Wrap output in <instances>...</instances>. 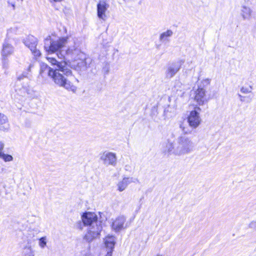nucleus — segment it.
Returning <instances> with one entry per match:
<instances>
[{"instance_id":"a211bd4d","label":"nucleus","mask_w":256,"mask_h":256,"mask_svg":"<svg viewBox=\"0 0 256 256\" xmlns=\"http://www.w3.org/2000/svg\"><path fill=\"white\" fill-rule=\"evenodd\" d=\"M172 32L170 30L162 32L160 36V41L162 42L168 41V38L172 36Z\"/></svg>"},{"instance_id":"f03ea898","label":"nucleus","mask_w":256,"mask_h":256,"mask_svg":"<svg viewBox=\"0 0 256 256\" xmlns=\"http://www.w3.org/2000/svg\"><path fill=\"white\" fill-rule=\"evenodd\" d=\"M194 150V144L188 136H181L178 138L175 143L168 139L164 144L162 152L168 157L180 156L188 154Z\"/></svg>"},{"instance_id":"423d86ee","label":"nucleus","mask_w":256,"mask_h":256,"mask_svg":"<svg viewBox=\"0 0 256 256\" xmlns=\"http://www.w3.org/2000/svg\"><path fill=\"white\" fill-rule=\"evenodd\" d=\"M126 218L124 216H120L117 217L112 223V230L116 232H119L126 229L130 226V224L126 222Z\"/></svg>"},{"instance_id":"39448f33","label":"nucleus","mask_w":256,"mask_h":256,"mask_svg":"<svg viewBox=\"0 0 256 256\" xmlns=\"http://www.w3.org/2000/svg\"><path fill=\"white\" fill-rule=\"evenodd\" d=\"M100 158L106 166H115L117 164V156L114 152L106 151L100 154Z\"/></svg>"},{"instance_id":"4468645a","label":"nucleus","mask_w":256,"mask_h":256,"mask_svg":"<svg viewBox=\"0 0 256 256\" xmlns=\"http://www.w3.org/2000/svg\"><path fill=\"white\" fill-rule=\"evenodd\" d=\"M252 10L250 8L243 6L240 10V16L243 20H250L252 16Z\"/></svg>"},{"instance_id":"ddd939ff","label":"nucleus","mask_w":256,"mask_h":256,"mask_svg":"<svg viewBox=\"0 0 256 256\" xmlns=\"http://www.w3.org/2000/svg\"><path fill=\"white\" fill-rule=\"evenodd\" d=\"M14 52V47L8 42H4L2 45V48L1 52L2 57L4 58L8 57L12 54Z\"/></svg>"},{"instance_id":"f3484780","label":"nucleus","mask_w":256,"mask_h":256,"mask_svg":"<svg viewBox=\"0 0 256 256\" xmlns=\"http://www.w3.org/2000/svg\"><path fill=\"white\" fill-rule=\"evenodd\" d=\"M54 68H52L48 66V65L44 62H41L40 64V74L42 75L48 74L50 77L51 76V72H53Z\"/></svg>"},{"instance_id":"f8f14e48","label":"nucleus","mask_w":256,"mask_h":256,"mask_svg":"<svg viewBox=\"0 0 256 256\" xmlns=\"http://www.w3.org/2000/svg\"><path fill=\"white\" fill-rule=\"evenodd\" d=\"M134 179L131 177H124L116 184V190L119 192L124 191L131 183L134 182Z\"/></svg>"},{"instance_id":"2eb2a0df","label":"nucleus","mask_w":256,"mask_h":256,"mask_svg":"<svg viewBox=\"0 0 256 256\" xmlns=\"http://www.w3.org/2000/svg\"><path fill=\"white\" fill-rule=\"evenodd\" d=\"M97 231H98L97 230ZM100 237L99 233L98 232L92 231V230L88 229L86 234L84 236V240L86 242H90Z\"/></svg>"},{"instance_id":"cd10ccee","label":"nucleus","mask_w":256,"mask_h":256,"mask_svg":"<svg viewBox=\"0 0 256 256\" xmlns=\"http://www.w3.org/2000/svg\"><path fill=\"white\" fill-rule=\"evenodd\" d=\"M8 57H6V58H4L2 57V64L4 68H7L8 65Z\"/></svg>"},{"instance_id":"473e14b6","label":"nucleus","mask_w":256,"mask_h":256,"mask_svg":"<svg viewBox=\"0 0 256 256\" xmlns=\"http://www.w3.org/2000/svg\"><path fill=\"white\" fill-rule=\"evenodd\" d=\"M4 144L3 142H0V153L2 152V150L4 148Z\"/></svg>"},{"instance_id":"72a5a7b5","label":"nucleus","mask_w":256,"mask_h":256,"mask_svg":"<svg viewBox=\"0 0 256 256\" xmlns=\"http://www.w3.org/2000/svg\"><path fill=\"white\" fill-rule=\"evenodd\" d=\"M16 30V28H10L9 29L8 31V34H10V33H12L13 32H15Z\"/></svg>"},{"instance_id":"f257e3e1","label":"nucleus","mask_w":256,"mask_h":256,"mask_svg":"<svg viewBox=\"0 0 256 256\" xmlns=\"http://www.w3.org/2000/svg\"><path fill=\"white\" fill-rule=\"evenodd\" d=\"M46 58L52 66H56L53 72H51L50 76L54 83L67 90L75 92L76 86L68 79L72 72L68 68L67 62L65 61L58 62L55 58L51 56H46Z\"/></svg>"},{"instance_id":"2f4dec72","label":"nucleus","mask_w":256,"mask_h":256,"mask_svg":"<svg viewBox=\"0 0 256 256\" xmlns=\"http://www.w3.org/2000/svg\"><path fill=\"white\" fill-rule=\"evenodd\" d=\"M28 72H24L22 75L18 77V80H20L23 78H27L28 76Z\"/></svg>"},{"instance_id":"7ed1b4c3","label":"nucleus","mask_w":256,"mask_h":256,"mask_svg":"<svg viewBox=\"0 0 256 256\" xmlns=\"http://www.w3.org/2000/svg\"><path fill=\"white\" fill-rule=\"evenodd\" d=\"M68 40V36L61 37L55 40L46 38L44 43V50L48 54L55 53L66 46Z\"/></svg>"},{"instance_id":"9d476101","label":"nucleus","mask_w":256,"mask_h":256,"mask_svg":"<svg viewBox=\"0 0 256 256\" xmlns=\"http://www.w3.org/2000/svg\"><path fill=\"white\" fill-rule=\"evenodd\" d=\"M108 8V4L104 0L100 1L97 4V14L98 18L105 21L107 18L106 11Z\"/></svg>"},{"instance_id":"412c9836","label":"nucleus","mask_w":256,"mask_h":256,"mask_svg":"<svg viewBox=\"0 0 256 256\" xmlns=\"http://www.w3.org/2000/svg\"><path fill=\"white\" fill-rule=\"evenodd\" d=\"M16 90L20 95L22 96H25L26 94H28L29 90L28 86L26 84L22 86V88H18Z\"/></svg>"},{"instance_id":"1a4fd4ad","label":"nucleus","mask_w":256,"mask_h":256,"mask_svg":"<svg viewBox=\"0 0 256 256\" xmlns=\"http://www.w3.org/2000/svg\"><path fill=\"white\" fill-rule=\"evenodd\" d=\"M82 220L84 226H90L100 222L98 220V217L94 212H88L83 214Z\"/></svg>"},{"instance_id":"c85d7f7f","label":"nucleus","mask_w":256,"mask_h":256,"mask_svg":"<svg viewBox=\"0 0 256 256\" xmlns=\"http://www.w3.org/2000/svg\"><path fill=\"white\" fill-rule=\"evenodd\" d=\"M248 227L254 230H256V220H253L248 224Z\"/></svg>"},{"instance_id":"393cba45","label":"nucleus","mask_w":256,"mask_h":256,"mask_svg":"<svg viewBox=\"0 0 256 256\" xmlns=\"http://www.w3.org/2000/svg\"><path fill=\"white\" fill-rule=\"evenodd\" d=\"M47 238L46 236H43L38 240V246L41 248H44L47 244Z\"/></svg>"},{"instance_id":"6ab92c4d","label":"nucleus","mask_w":256,"mask_h":256,"mask_svg":"<svg viewBox=\"0 0 256 256\" xmlns=\"http://www.w3.org/2000/svg\"><path fill=\"white\" fill-rule=\"evenodd\" d=\"M88 229L92 230V231L94 232H97L98 230V233H99V235L100 236V232H102V222H100L96 224H95L90 226H88Z\"/></svg>"},{"instance_id":"e433bc0d","label":"nucleus","mask_w":256,"mask_h":256,"mask_svg":"<svg viewBox=\"0 0 256 256\" xmlns=\"http://www.w3.org/2000/svg\"><path fill=\"white\" fill-rule=\"evenodd\" d=\"M156 256H162L160 255V254H158V255H156Z\"/></svg>"},{"instance_id":"0eeeda50","label":"nucleus","mask_w":256,"mask_h":256,"mask_svg":"<svg viewBox=\"0 0 256 256\" xmlns=\"http://www.w3.org/2000/svg\"><path fill=\"white\" fill-rule=\"evenodd\" d=\"M200 110V108L198 107L190 112L188 117V122L190 126L192 128H196L200 124L201 122L199 113Z\"/></svg>"},{"instance_id":"a878e982","label":"nucleus","mask_w":256,"mask_h":256,"mask_svg":"<svg viewBox=\"0 0 256 256\" xmlns=\"http://www.w3.org/2000/svg\"><path fill=\"white\" fill-rule=\"evenodd\" d=\"M8 122V118L4 114L0 112V125L4 124Z\"/></svg>"},{"instance_id":"5701e85b","label":"nucleus","mask_w":256,"mask_h":256,"mask_svg":"<svg viewBox=\"0 0 256 256\" xmlns=\"http://www.w3.org/2000/svg\"><path fill=\"white\" fill-rule=\"evenodd\" d=\"M238 96L241 102H246L247 103L250 102L252 100V96L250 95L248 96H244L240 94H238Z\"/></svg>"},{"instance_id":"dca6fc26","label":"nucleus","mask_w":256,"mask_h":256,"mask_svg":"<svg viewBox=\"0 0 256 256\" xmlns=\"http://www.w3.org/2000/svg\"><path fill=\"white\" fill-rule=\"evenodd\" d=\"M24 44L30 50H34L36 48L37 45L36 38L32 36H29L25 41Z\"/></svg>"},{"instance_id":"20e7f679","label":"nucleus","mask_w":256,"mask_h":256,"mask_svg":"<svg viewBox=\"0 0 256 256\" xmlns=\"http://www.w3.org/2000/svg\"><path fill=\"white\" fill-rule=\"evenodd\" d=\"M78 47V46L76 47H69L66 52L68 54H70L73 56L75 55L79 56L80 60H76L77 67L80 70H84L86 68L87 64L86 56L84 53L81 52L80 50Z\"/></svg>"},{"instance_id":"c9c22d12","label":"nucleus","mask_w":256,"mask_h":256,"mask_svg":"<svg viewBox=\"0 0 256 256\" xmlns=\"http://www.w3.org/2000/svg\"><path fill=\"white\" fill-rule=\"evenodd\" d=\"M33 66V64H30L28 66V72H30V69Z\"/></svg>"},{"instance_id":"9b49d317","label":"nucleus","mask_w":256,"mask_h":256,"mask_svg":"<svg viewBox=\"0 0 256 256\" xmlns=\"http://www.w3.org/2000/svg\"><path fill=\"white\" fill-rule=\"evenodd\" d=\"M194 100L200 106L207 102L208 100L206 95V91L202 88H198L195 91Z\"/></svg>"},{"instance_id":"7c9ffc66","label":"nucleus","mask_w":256,"mask_h":256,"mask_svg":"<svg viewBox=\"0 0 256 256\" xmlns=\"http://www.w3.org/2000/svg\"><path fill=\"white\" fill-rule=\"evenodd\" d=\"M210 83V80L208 78H206L202 81V86H205L208 85Z\"/></svg>"},{"instance_id":"b1692460","label":"nucleus","mask_w":256,"mask_h":256,"mask_svg":"<svg viewBox=\"0 0 256 256\" xmlns=\"http://www.w3.org/2000/svg\"><path fill=\"white\" fill-rule=\"evenodd\" d=\"M24 256H34V252L31 246L24 248Z\"/></svg>"},{"instance_id":"6e6552de","label":"nucleus","mask_w":256,"mask_h":256,"mask_svg":"<svg viewBox=\"0 0 256 256\" xmlns=\"http://www.w3.org/2000/svg\"><path fill=\"white\" fill-rule=\"evenodd\" d=\"M182 64L177 62L169 64L165 72L166 77L167 78H171L174 77L181 68Z\"/></svg>"},{"instance_id":"4be33fe9","label":"nucleus","mask_w":256,"mask_h":256,"mask_svg":"<svg viewBox=\"0 0 256 256\" xmlns=\"http://www.w3.org/2000/svg\"><path fill=\"white\" fill-rule=\"evenodd\" d=\"M0 158L4 160L5 162H12L14 159L11 155L6 154L3 152L0 153Z\"/></svg>"},{"instance_id":"f704fd0d","label":"nucleus","mask_w":256,"mask_h":256,"mask_svg":"<svg viewBox=\"0 0 256 256\" xmlns=\"http://www.w3.org/2000/svg\"><path fill=\"white\" fill-rule=\"evenodd\" d=\"M182 86V84L180 82H176V84L175 85V88H177V87H180V86Z\"/></svg>"},{"instance_id":"c756f323","label":"nucleus","mask_w":256,"mask_h":256,"mask_svg":"<svg viewBox=\"0 0 256 256\" xmlns=\"http://www.w3.org/2000/svg\"><path fill=\"white\" fill-rule=\"evenodd\" d=\"M31 52L36 57H38L41 55V52L38 50H37L36 48L34 50H31Z\"/></svg>"},{"instance_id":"aec40b11","label":"nucleus","mask_w":256,"mask_h":256,"mask_svg":"<svg viewBox=\"0 0 256 256\" xmlns=\"http://www.w3.org/2000/svg\"><path fill=\"white\" fill-rule=\"evenodd\" d=\"M253 89V86L251 85L243 86L240 87V92L243 94H252V92Z\"/></svg>"},{"instance_id":"bb28decb","label":"nucleus","mask_w":256,"mask_h":256,"mask_svg":"<svg viewBox=\"0 0 256 256\" xmlns=\"http://www.w3.org/2000/svg\"><path fill=\"white\" fill-rule=\"evenodd\" d=\"M57 52V54H56V56H57V57L58 58L59 60H57L58 62H62V61H65V58H64V54H62V50H58V52Z\"/></svg>"}]
</instances>
